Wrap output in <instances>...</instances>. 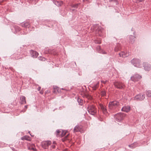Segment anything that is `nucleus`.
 Wrapping results in <instances>:
<instances>
[{
	"mask_svg": "<svg viewBox=\"0 0 151 151\" xmlns=\"http://www.w3.org/2000/svg\"><path fill=\"white\" fill-rule=\"evenodd\" d=\"M119 104V103L116 101H114L110 102L109 104V107L111 109H114Z\"/></svg>",
	"mask_w": 151,
	"mask_h": 151,
	"instance_id": "obj_1",
	"label": "nucleus"
},
{
	"mask_svg": "<svg viewBox=\"0 0 151 151\" xmlns=\"http://www.w3.org/2000/svg\"><path fill=\"white\" fill-rule=\"evenodd\" d=\"M88 110L89 113L92 115H94L96 112V109L93 105L89 106L88 108Z\"/></svg>",
	"mask_w": 151,
	"mask_h": 151,
	"instance_id": "obj_2",
	"label": "nucleus"
},
{
	"mask_svg": "<svg viewBox=\"0 0 151 151\" xmlns=\"http://www.w3.org/2000/svg\"><path fill=\"white\" fill-rule=\"evenodd\" d=\"M115 120L118 122H120L124 119V115L121 113H118L115 115Z\"/></svg>",
	"mask_w": 151,
	"mask_h": 151,
	"instance_id": "obj_3",
	"label": "nucleus"
},
{
	"mask_svg": "<svg viewBox=\"0 0 151 151\" xmlns=\"http://www.w3.org/2000/svg\"><path fill=\"white\" fill-rule=\"evenodd\" d=\"M51 144V142L49 141H44L42 143V147L45 149H47Z\"/></svg>",
	"mask_w": 151,
	"mask_h": 151,
	"instance_id": "obj_4",
	"label": "nucleus"
},
{
	"mask_svg": "<svg viewBox=\"0 0 151 151\" xmlns=\"http://www.w3.org/2000/svg\"><path fill=\"white\" fill-rule=\"evenodd\" d=\"M132 62L133 63L134 65L137 67H139L141 65L140 61L139 59H133L132 60Z\"/></svg>",
	"mask_w": 151,
	"mask_h": 151,
	"instance_id": "obj_5",
	"label": "nucleus"
},
{
	"mask_svg": "<svg viewBox=\"0 0 151 151\" xmlns=\"http://www.w3.org/2000/svg\"><path fill=\"white\" fill-rule=\"evenodd\" d=\"M114 84L115 87L120 89L123 88L124 86V85L122 83L119 82H115Z\"/></svg>",
	"mask_w": 151,
	"mask_h": 151,
	"instance_id": "obj_6",
	"label": "nucleus"
},
{
	"mask_svg": "<svg viewBox=\"0 0 151 151\" xmlns=\"http://www.w3.org/2000/svg\"><path fill=\"white\" fill-rule=\"evenodd\" d=\"M141 76L138 74H136L134 75L131 78V80L134 81H137L139 79L141 78Z\"/></svg>",
	"mask_w": 151,
	"mask_h": 151,
	"instance_id": "obj_7",
	"label": "nucleus"
},
{
	"mask_svg": "<svg viewBox=\"0 0 151 151\" xmlns=\"http://www.w3.org/2000/svg\"><path fill=\"white\" fill-rule=\"evenodd\" d=\"M145 98V95L140 94L136 96L134 99V100H142Z\"/></svg>",
	"mask_w": 151,
	"mask_h": 151,
	"instance_id": "obj_8",
	"label": "nucleus"
},
{
	"mask_svg": "<svg viewBox=\"0 0 151 151\" xmlns=\"http://www.w3.org/2000/svg\"><path fill=\"white\" fill-rule=\"evenodd\" d=\"M144 65L145 69L146 70L149 71L150 70L151 66L150 65L146 63H144Z\"/></svg>",
	"mask_w": 151,
	"mask_h": 151,
	"instance_id": "obj_9",
	"label": "nucleus"
},
{
	"mask_svg": "<svg viewBox=\"0 0 151 151\" xmlns=\"http://www.w3.org/2000/svg\"><path fill=\"white\" fill-rule=\"evenodd\" d=\"M81 129L82 127L81 126L77 125L76 126L74 129L73 132H81Z\"/></svg>",
	"mask_w": 151,
	"mask_h": 151,
	"instance_id": "obj_10",
	"label": "nucleus"
},
{
	"mask_svg": "<svg viewBox=\"0 0 151 151\" xmlns=\"http://www.w3.org/2000/svg\"><path fill=\"white\" fill-rule=\"evenodd\" d=\"M28 149L29 150H32L34 151H36V149L35 147V146L34 144H30L28 145Z\"/></svg>",
	"mask_w": 151,
	"mask_h": 151,
	"instance_id": "obj_11",
	"label": "nucleus"
},
{
	"mask_svg": "<svg viewBox=\"0 0 151 151\" xmlns=\"http://www.w3.org/2000/svg\"><path fill=\"white\" fill-rule=\"evenodd\" d=\"M122 111L128 112L130 110V107L129 106H125L122 108Z\"/></svg>",
	"mask_w": 151,
	"mask_h": 151,
	"instance_id": "obj_12",
	"label": "nucleus"
},
{
	"mask_svg": "<svg viewBox=\"0 0 151 151\" xmlns=\"http://www.w3.org/2000/svg\"><path fill=\"white\" fill-rule=\"evenodd\" d=\"M100 108L101 109L102 112L104 114H106V113L107 111L106 108V106H104L101 104H100L99 105Z\"/></svg>",
	"mask_w": 151,
	"mask_h": 151,
	"instance_id": "obj_13",
	"label": "nucleus"
},
{
	"mask_svg": "<svg viewBox=\"0 0 151 151\" xmlns=\"http://www.w3.org/2000/svg\"><path fill=\"white\" fill-rule=\"evenodd\" d=\"M31 53L32 57L34 58H37L38 55V53L37 52L33 50L31 51Z\"/></svg>",
	"mask_w": 151,
	"mask_h": 151,
	"instance_id": "obj_14",
	"label": "nucleus"
},
{
	"mask_svg": "<svg viewBox=\"0 0 151 151\" xmlns=\"http://www.w3.org/2000/svg\"><path fill=\"white\" fill-rule=\"evenodd\" d=\"M21 104H26V98L23 96L20 97Z\"/></svg>",
	"mask_w": 151,
	"mask_h": 151,
	"instance_id": "obj_15",
	"label": "nucleus"
},
{
	"mask_svg": "<svg viewBox=\"0 0 151 151\" xmlns=\"http://www.w3.org/2000/svg\"><path fill=\"white\" fill-rule=\"evenodd\" d=\"M119 55L121 57H125L127 56V53L123 52H122L119 53Z\"/></svg>",
	"mask_w": 151,
	"mask_h": 151,
	"instance_id": "obj_16",
	"label": "nucleus"
},
{
	"mask_svg": "<svg viewBox=\"0 0 151 151\" xmlns=\"http://www.w3.org/2000/svg\"><path fill=\"white\" fill-rule=\"evenodd\" d=\"M70 135L68 134L66 136L62 139V140L63 142H64L66 140H68L69 139Z\"/></svg>",
	"mask_w": 151,
	"mask_h": 151,
	"instance_id": "obj_17",
	"label": "nucleus"
},
{
	"mask_svg": "<svg viewBox=\"0 0 151 151\" xmlns=\"http://www.w3.org/2000/svg\"><path fill=\"white\" fill-rule=\"evenodd\" d=\"M22 26L24 27H27L29 26V24L28 22H25L22 24Z\"/></svg>",
	"mask_w": 151,
	"mask_h": 151,
	"instance_id": "obj_18",
	"label": "nucleus"
},
{
	"mask_svg": "<svg viewBox=\"0 0 151 151\" xmlns=\"http://www.w3.org/2000/svg\"><path fill=\"white\" fill-rule=\"evenodd\" d=\"M22 139H25L29 141H31V138L30 137L27 136H24L21 138Z\"/></svg>",
	"mask_w": 151,
	"mask_h": 151,
	"instance_id": "obj_19",
	"label": "nucleus"
},
{
	"mask_svg": "<svg viewBox=\"0 0 151 151\" xmlns=\"http://www.w3.org/2000/svg\"><path fill=\"white\" fill-rule=\"evenodd\" d=\"M55 4L58 6H60L63 4V1L59 2L58 1H55Z\"/></svg>",
	"mask_w": 151,
	"mask_h": 151,
	"instance_id": "obj_20",
	"label": "nucleus"
},
{
	"mask_svg": "<svg viewBox=\"0 0 151 151\" xmlns=\"http://www.w3.org/2000/svg\"><path fill=\"white\" fill-rule=\"evenodd\" d=\"M147 96L148 97H151V91H147L146 93Z\"/></svg>",
	"mask_w": 151,
	"mask_h": 151,
	"instance_id": "obj_21",
	"label": "nucleus"
},
{
	"mask_svg": "<svg viewBox=\"0 0 151 151\" xmlns=\"http://www.w3.org/2000/svg\"><path fill=\"white\" fill-rule=\"evenodd\" d=\"M99 83H98L94 86L93 87V90H96L99 87Z\"/></svg>",
	"mask_w": 151,
	"mask_h": 151,
	"instance_id": "obj_22",
	"label": "nucleus"
},
{
	"mask_svg": "<svg viewBox=\"0 0 151 151\" xmlns=\"http://www.w3.org/2000/svg\"><path fill=\"white\" fill-rule=\"evenodd\" d=\"M68 132V131H63L62 132V134L61 136L62 137H63L64 136L66 135L67 133Z\"/></svg>",
	"mask_w": 151,
	"mask_h": 151,
	"instance_id": "obj_23",
	"label": "nucleus"
},
{
	"mask_svg": "<svg viewBox=\"0 0 151 151\" xmlns=\"http://www.w3.org/2000/svg\"><path fill=\"white\" fill-rule=\"evenodd\" d=\"M54 91H53V93H56V90L58 92H59V90H60V89L58 87H54Z\"/></svg>",
	"mask_w": 151,
	"mask_h": 151,
	"instance_id": "obj_24",
	"label": "nucleus"
},
{
	"mask_svg": "<svg viewBox=\"0 0 151 151\" xmlns=\"http://www.w3.org/2000/svg\"><path fill=\"white\" fill-rule=\"evenodd\" d=\"M86 97L89 100H91L92 99V97L89 95H86Z\"/></svg>",
	"mask_w": 151,
	"mask_h": 151,
	"instance_id": "obj_25",
	"label": "nucleus"
},
{
	"mask_svg": "<svg viewBox=\"0 0 151 151\" xmlns=\"http://www.w3.org/2000/svg\"><path fill=\"white\" fill-rule=\"evenodd\" d=\"M53 145H52L51 147L52 148V149H54L55 148V145L56 144V143L55 142H53Z\"/></svg>",
	"mask_w": 151,
	"mask_h": 151,
	"instance_id": "obj_26",
	"label": "nucleus"
},
{
	"mask_svg": "<svg viewBox=\"0 0 151 151\" xmlns=\"http://www.w3.org/2000/svg\"><path fill=\"white\" fill-rule=\"evenodd\" d=\"M136 144L135 143H133V144H132L131 145H129V146L130 147H131V148H134L135 147V146H134V145Z\"/></svg>",
	"mask_w": 151,
	"mask_h": 151,
	"instance_id": "obj_27",
	"label": "nucleus"
},
{
	"mask_svg": "<svg viewBox=\"0 0 151 151\" xmlns=\"http://www.w3.org/2000/svg\"><path fill=\"white\" fill-rule=\"evenodd\" d=\"M106 92L105 91H103L101 92V95L102 96H104L106 94Z\"/></svg>",
	"mask_w": 151,
	"mask_h": 151,
	"instance_id": "obj_28",
	"label": "nucleus"
},
{
	"mask_svg": "<svg viewBox=\"0 0 151 151\" xmlns=\"http://www.w3.org/2000/svg\"><path fill=\"white\" fill-rule=\"evenodd\" d=\"M60 131L59 130H57L56 131V135L58 136L59 135V134L60 132Z\"/></svg>",
	"mask_w": 151,
	"mask_h": 151,
	"instance_id": "obj_29",
	"label": "nucleus"
},
{
	"mask_svg": "<svg viewBox=\"0 0 151 151\" xmlns=\"http://www.w3.org/2000/svg\"><path fill=\"white\" fill-rule=\"evenodd\" d=\"M136 0V2L137 3H138L140 2H142L143 1H144V0Z\"/></svg>",
	"mask_w": 151,
	"mask_h": 151,
	"instance_id": "obj_30",
	"label": "nucleus"
},
{
	"mask_svg": "<svg viewBox=\"0 0 151 151\" xmlns=\"http://www.w3.org/2000/svg\"><path fill=\"white\" fill-rule=\"evenodd\" d=\"M40 59L42 60H45V58H43L41 57L40 58Z\"/></svg>",
	"mask_w": 151,
	"mask_h": 151,
	"instance_id": "obj_31",
	"label": "nucleus"
},
{
	"mask_svg": "<svg viewBox=\"0 0 151 151\" xmlns=\"http://www.w3.org/2000/svg\"><path fill=\"white\" fill-rule=\"evenodd\" d=\"M109 1L111 2V1H114L115 2H117V0H109Z\"/></svg>",
	"mask_w": 151,
	"mask_h": 151,
	"instance_id": "obj_32",
	"label": "nucleus"
},
{
	"mask_svg": "<svg viewBox=\"0 0 151 151\" xmlns=\"http://www.w3.org/2000/svg\"><path fill=\"white\" fill-rule=\"evenodd\" d=\"M78 4H76V5H74L73 6L74 7H77L78 5Z\"/></svg>",
	"mask_w": 151,
	"mask_h": 151,
	"instance_id": "obj_33",
	"label": "nucleus"
},
{
	"mask_svg": "<svg viewBox=\"0 0 151 151\" xmlns=\"http://www.w3.org/2000/svg\"><path fill=\"white\" fill-rule=\"evenodd\" d=\"M43 90H41L40 91V93L41 94H42L43 93Z\"/></svg>",
	"mask_w": 151,
	"mask_h": 151,
	"instance_id": "obj_34",
	"label": "nucleus"
},
{
	"mask_svg": "<svg viewBox=\"0 0 151 151\" xmlns=\"http://www.w3.org/2000/svg\"><path fill=\"white\" fill-rule=\"evenodd\" d=\"M106 81H101V82L102 83H105L106 82Z\"/></svg>",
	"mask_w": 151,
	"mask_h": 151,
	"instance_id": "obj_35",
	"label": "nucleus"
},
{
	"mask_svg": "<svg viewBox=\"0 0 151 151\" xmlns=\"http://www.w3.org/2000/svg\"><path fill=\"white\" fill-rule=\"evenodd\" d=\"M40 89H41V87H39L38 88H37V90L38 91H40Z\"/></svg>",
	"mask_w": 151,
	"mask_h": 151,
	"instance_id": "obj_36",
	"label": "nucleus"
},
{
	"mask_svg": "<svg viewBox=\"0 0 151 151\" xmlns=\"http://www.w3.org/2000/svg\"><path fill=\"white\" fill-rule=\"evenodd\" d=\"M103 53L104 54H106V52L104 51V52H103Z\"/></svg>",
	"mask_w": 151,
	"mask_h": 151,
	"instance_id": "obj_37",
	"label": "nucleus"
},
{
	"mask_svg": "<svg viewBox=\"0 0 151 151\" xmlns=\"http://www.w3.org/2000/svg\"><path fill=\"white\" fill-rule=\"evenodd\" d=\"M25 107L26 108V109H27V106H25Z\"/></svg>",
	"mask_w": 151,
	"mask_h": 151,
	"instance_id": "obj_38",
	"label": "nucleus"
},
{
	"mask_svg": "<svg viewBox=\"0 0 151 151\" xmlns=\"http://www.w3.org/2000/svg\"><path fill=\"white\" fill-rule=\"evenodd\" d=\"M99 35H100V32H99Z\"/></svg>",
	"mask_w": 151,
	"mask_h": 151,
	"instance_id": "obj_39",
	"label": "nucleus"
}]
</instances>
